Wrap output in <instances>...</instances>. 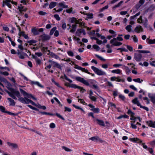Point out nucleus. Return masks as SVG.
<instances>
[{"label":"nucleus","instance_id":"f257e3e1","mask_svg":"<svg viewBox=\"0 0 155 155\" xmlns=\"http://www.w3.org/2000/svg\"><path fill=\"white\" fill-rule=\"evenodd\" d=\"M75 80L78 81L82 83L86 86H88L96 90L98 92L100 91L99 87L97 84H93L92 85H90L88 82L87 81L84 80L83 78L80 77H77L75 78Z\"/></svg>","mask_w":155,"mask_h":155},{"label":"nucleus","instance_id":"f03ea898","mask_svg":"<svg viewBox=\"0 0 155 155\" xmlns=\"http://www.w3.org/2000/svg\"><path fill=\"white\" fill-rule=\"evenodd\" d=\"M18 100L23 104H28L29 103H30L32 105H34L35 106H36L37 105V104H36L34 102L25 97H23L20 96V97L18 98Z\"/></svg>","mask_w":155,"mask_h":155},{"label":"nucleus","instance_id":"7ed1b4c3","mask_svg":"<svg viewBox=\"0 0 155 155\" xmlns=\"http://www.w3.org/2000/svg\"><path fill=\"white\" fill-rule=\"evenodd\" d=\"M7 87L8 89L12 93L14 94L18 98L20 96V94L19 91H16L12 88V85L9 82H7Z\"/></svg>","mask_w":155,"mask_h":155},{"label":"nucleus","instance_id":"20e7f679","mask_svg":"<svg viewBox=\"0 0 155 155\" xmlns=\"http://www.w3.org/2000/svg\"><path fill=\"white\" fill-rule=\"evenodd\" d=\"M91 69L97 75H106V73L102 70L99 69L94 66H92Z\"/></svg>","mask_w":155,"mask_h":155},{"label":"nucleus","instance_id":"39448f33","mask_svg":"<svg viewBox=\"0 0 155 155\" xmlns=\"http://www.w3.org/2000/svg\"><path fill=\"white\" fill-rule=\"evenodd\" d=\"M48 61V62L51 64L52 66L57 68H58L59 69L61 70V66L58 63L52 61L51 60H49Z\"/></svg>","mask_w":155,"mask_h":155},{"label":"nucleus","instance_id":"423d86ee","mask_svg":"<svg viewBox=\"0 0 155 155\" xmlns=\"http://www.w3.org/2000/svg\"><path fill=\"white\" fill-rule=\"evenodd\" d=\"M142 58V55L139 52H137L134 53V58L137 61H141Z\"/></svg>","mask_w":155,"mask_h":155},{"label":"nucleus","instance_id":"0eeeda50","mask_svg":"<svg viewBox=\"0 0 155 155\" xmlns=\"http://www.w3.org/2000/svg\"><path fill=\"white\" fill-rule=\"evenodd\" d=\"M89 139L96 142L99 141L101 143L105 142V141L102 140L99 137L97 136L91 137L89 138Z\"/></svg>","mask_w":155,"mask_h":155},{"label":"nucleus","instance_id":"6e6552de","mask_svg":"<svg viewBox=\"0 0 155 155\" xmlns=\"http://www.w3.org/2000/svg\"><path fill=\"white\" fill-rule=\"evenodd\" d=\"M40 37L42 41L49 40L51 38V37L48 35L44 34L40 36Z\"/></svg>","mask_w":155,"mask_h":155},{"label":"nucleus","instance_id":"1a4fd4ad","mask_svg":"<svg viewBox=\"0 0 155 155\" xmlns=\"http://www.w3.org/2000/svg\"><path fill=\"white\" fill-rule=\"evenodd\" d=\"M7 144L9 147L12 149H16L18 148V145L15 143H12L9 142L7 143Z\"/></svg>","mask_w":155,"mask_h":155},{"label":"nucleus","instance_id":"9d476101","mask_svg":"<svg viewBox=\"0 0 155 155\" xmlns=\"http://www.w3.org/2000/svg\"><path fill=\"white\" fill-rule=\"evenodd\" d=\"M134 31L137 33H140V32H142L143 31V28L142 26L140 25H138L135 28Z\"/></svg>","mask_w":155,"mask_h":155},{"label":"nucleus","instance_id":"9b49d317","mask_svg":"<svg viewBox=\"0 0 155 155\" xmlns=\"http://www.w3.org/2000/svg\"><path fill=\"white\" fill-rule=\"evenodd\" d=\"M123 40V38L121 37L118 36V35L117 38H114L112 39H111L110 41V43H112L114 42V41H115L116 40L118 41H122Z\"/></svg>","mask_w":155,"mask_h":155},{"label":"nucleus","instance_id":"f8f14e48","mask_svg":"<svg viewBox=\"0 0 155 155\" xmlns=\"http://www.w3.org/2000/svg\"><path fill=\"white\" fill-rule=\"evenodd\" d=\"M129 140L133 142H139L140 143H142V141L137 138H130Z\"/></svg>","mask_w":155,"mask_h":155},{"label":"nucleus","instance_id":"ddd939ff","mask_svg":"<svg viewBox=\"0 0 155 155\" xmlns=\"http://www.w3.org/2000/svg\"><path fill=\"white\" fill-rule=\"evenodd\" d=\"M138 98L137 97H135L134 99L133 100L132 102L134 104H136L138 106L140 105V104L139 101L138 100Z\"/></svg>","mask_w":155,"mask_h":155},{"label":"nucleus","instance_id":"4468645a","mask_svg":"<svg viewBox=\"0 0 155 155\" xmlns=\"http://www.w3.org/2000/svg\"><path fill=\"white\" fill-rule=\"evenodd\" d=\"M31 81V84H36L41 88L44 87V86L43 85H42L38 81Z\"/></svg>","mask_w":155,"mask_h":155},{"label":"nucleus","instance_id":"2eb2a0df","mask_svg":"<svg viewBox=\"0 0 155 155\" xmlns=\"http://www.w3.org/2000/svg\"><path fill=\"white\" fill-rule=\"evenodd\" d=\"M147 123L148 124L149 126L155 128V122H153L152 120H150L149 121H147Z\"/></svg>","mask_w":155,"mask_h":155},{"label":"nucleus","instance_id":"dca6fc26","mask_svg":"<svg viewBox=\"0 0 155 155\" xmlns=\"http://www.w3.org/2000/svg\"><path fill=\"white\" fill-rule=\"evenodd\" d=\"M111 44H112V45L115 46H119L122 44V43L121 42L118 41H117V40L114 41V42L113 43Z\"/></svg>","mask_w":155,"mask_h":155},{"label":"nucleus","instance_id":"f3484780","mask_svg":"<svg viewBox=\"0 0 155 155\" xmlns=\"http://www.w3.org/2000/svg\"><path fill=\"white\" fill-rule=\"evenodd\" d=\"M25 57H28L27 54L24 52H22L19 55V58L21 59H24Z\"/></svg>","mask_w":155,"mask_h":155},{"label":"nucleus","instance_id":"a211bd4d","mask_svg":"<svg viewBox=\"0 0 155 155\" xmlns=\"http://www.w3.org/2000/svg\"><path fill=\"white\" fill-rule=\"evenodd\" d=\"M20 6H18V9L19 11L21 13H22V12H25L27 9L26 8H25L21 6V5H20Z\"/></svg>","mask_w":155,"mask_h":155},{"label":"nucleus","instance_id":"6ab92c4d","mask_svg":"<svg viewBox=\"0 0 155 155\" xmlns=\"http://www.w3.org/2000/svg\"><path fill=\"white\" fill-rule=\"evenodd\" d=\"M6 92L9 95L14 99L16 100V97L14 95V94L12 93V92H10L8 91H6Z\"/></svg>","mask_w":155,"mask_h":155},{"label":"nucleus","instance_id":"aec40b11","mask_svg":"<svg viewBox=\"0 0 155 155\" xmlns=\"http://www.w3.org/2000/svg\"><path fill=\"white\" fill-rule=\"evenodd\" d=\"M96 120L97 121V124L99 125L102 126H105V125L103 120H100L98 119H97Z\"/></svg>","mask_w":155,"mask_h":155},{"label":"nucleus","instance_id":"412c9836","mask_svg":"<svg viewBox=\"0 0 155 155\" xmlns=\"http://www.w3.org/2000/svg\"><path fill=\"white\" fill-rule=\"evenodd\" d=\"M71 27L72 29L70 30V32L71 33H74L76 31L77 28V25H73L71 26Z\"/></svg>","mask_w":155,"mask_h":155},{"label":"nucleus","instance_id":"4be33fe9","mask_svg":"<svg viewBox=\"0 0 155 155\" xmlns=\"http://www.w3.org/2000/svg\"><path fill=\"white\" fill-rule=\"evenodd\" d=\"M123 1H120L117 5L113 6L112 7V9H115L116 8L119 7L123 3Z\"/></svg>","mask_w":155,"mask_h":155},{"label":"nucleus","instance_id":"5701e85b","mask_svg":"<svg viewBox=\"0 0 155 155\" xmlns=\"http://www.w3.org/2000/svg\"><path fill=\"white\" fill-rule=\"evenodd\" d=\"M11 2V0H5V5H7L9 8H11V5L10 2Z\"/></svg>","mask_w":155,"mask_h":155},{"label":"nucleus","instance_id":"b1692460","mask_svg":"<svg viewBox=\"0 0 155 155\" xmlns=\"http://www.w3.org/2000/svg\"><path fill=\"white\" fill-rule=\"evenodd\" d=\"M27 98H32L33 100H37V99L35 97H34L31 94H28L27 93V94H26V96H25Z\"/></svg>","mask_w":155,"mask_h":155},{"label":"nucleus","instance_id":"393cba45","mask_svg":"<svg viewBox=\"0 0 155 155\" xmlns=\"http://www.w3.org/2000/svg\"><path fill=\"white\" fill-rule=\"evenodd\" d=\"M69 86L71 88H81V87L79 86H78L75 84H71L69 85Z\"/></svg>","mask_w":155,"mask_h":155},{"label":"nucleus","instance_id":"a878e982","mask_svg":"<svg viewBox=\"0 0 155 155\" xmlns=\"http://www.w3.org/2000/svg\"><path fill=\"white\" fill-rule=\"evenodd\" d=\"M8 100L9 101V102L11 103L10 104V105L12 106H15V102L14 100L11 99L10 98H8Z\"/></svg>","mask_w":155,"mask_h":155},{"label":"nucleus","instance_id":"bb28decb","mask_svg":"<svg viewBox=\"0 0 155 155\" xmlns=\"http://www.w3.org/2000/svg\"><path fill=\"white\" fill-rule=\"evenodd\" d=\"M57 3L56 2H51L49 5V7L50 8H54L56 5Z\"/></svg>","mask_w":155,"mask_h":155},{"label":"nucleus","instance_id":"cd10ccee","mask_svg":"<svg viewBox=\"0 0 155 155\" xmlns=\"http://www.w3.org/2000/svg\"><path fill=\"white\" fill-rule=\"evenodd\" d=\"M137 52H139L143 54H147L149 53H150V51L147 50H137Z\"/></svg>","mask_w":155,"mask_h":155},{"label":"nucleus","instance_id":"c85d7f7f","mask_svg":"<svg viewBox=\"0 0 155 155\" xmlns=\"http://www.w3.org/2000/svg\"><path fill=\"white\" fill-rule=\"evenodd\" d=\"M128 117V116L126 114L121 115L119 117H117V119H120L122 118H127Z\"/></svg>","mask_w":155,"mask_h":155},{"label":"nucleus","instance_id":"c756f323","mask_svg":"<svg viewBox=\"0 0 155 155\" xmlns=\"http://www.w3.org/2000/svg\"><path fill=\"white\" fill-rule=\"evenodd\" d=\"M31 31L35 35H37L39 34V32L36 29H31Z\"/></svg>","mask_w":155,"mask_h":155},{"label":"nucleus","instance_id":"7c9ffc66","mask_svg":"<svg viewBox=\"0 0 155 155\" xmlns=\"http://www.w3.org/2000/svg\"><path fill=\"white\" fill-rule=\"evenodd\" d=\"M56 29L57 28L56 27H54L52 28L50 31V35H53Z\"/></svg>","mask_w":155,"mask_h":155},{"label":"nucleus","instance_id":"2f4dec72","mask_svg":"<svg viewBox=\"0 0 155 155\" xmlns=\"http://www.w3.org/2000/svg\"><path fill=\"white\" fill-rule=\"evenodd\" d=\"M121 71L119 69L117 70H114L111 71V72L113 73H116L117 74H119L120 73Z\"/></svg>","mask_w":155,"mask_h":155},{"label":"nucleus","instance_id":"473e14b6","mask_svg":"<svg viewBox=\"0 0 155 155\" xmlns=\"http://www.w3.org/2000/svg\"><path fill=\"white\" fill-rule=\"evenodd\" d=\"M127 113L128 114H130L131 117H134L135 115V113L132 111L130 109H129L127 112Z\"/></svg>","mask_w":155,"mask_h":155},{"label":"nucleus","instance_id":"72a5a7b5","mask_svg":"<svg viewBox=\"0 0 155 155\" xmlns=\"http://www.w3.org/2000/svg\"><path fill=\"white\" fill-rule=\"evenodd\" d=\"M148 40L147 43L149 44H155V39L153 40L149 39L148 38L147 39Z\"/></svg>","mask_w":155,"mask_h":155},{"label":"nucleus","instance_id":"f704fd0d","mask_svg":"<svg viewBox=\"0 0 155 155\" xmlns=\"http://www.w3.org/2000/svg\"><path fill=\"white\" fill-rule=\"evenodd\" d=\"M109 32L110 33L113 35H112L113 37H116L117 35L116 33H115V32L112 30H111V29L109 30Z\"/></svg>","mask_w":155,"mask_h":155},{"label":"nucleus","instance_id":"c9c22d12","mask_svg":"<svg viewBox=\"0 0 155 155\" xmlns=\"http://www.w3.org/2000/svg\"><path fill=\"white\" fill-rule=\"evenodd\" d=\"M91 110L95 113H98L99 112V109L98 108H91Z\"/></svg>","mask_w":155,"mask_h":155},{"label":"nucleus","instance_id":"e433bc0d","mask_svg":"<svg viewBox=\"0 0 155 155\" xmlns=\"http://www.w3.org/2000/svg\"><path fill=\"white\" fill-rule=\"evenodd\" d=\"M28 43L30 45H32V44L35 43L37 42V41L34 40H31L27 41Z\"/></svg>","mask_w":155,"mask_h":155},{"label":"nucleus","instance_id":"4c0bfd02","mask_svg":"<svg viewBox=\"0 0 155 155\" xmlns=\"http://www.w3.org/2000/svg\"><path fill=\"white\" fill-rule=\"evenodd\" d=\"M5 110V108L4 107L1 105L0 106V111L2 112L6 113L7 111H6Z\"/></svg>","mask_w":155,"mask_h":155},{"label":"nucleus","instance_id":"58836bf2","mask_svg":"<svg viewBox=\"0 0 155 155\" xmlns=\"http://www.w3.org/2000/svg\"><path fill=\"white\" fill-rule=\"evenodd\" d=\"M72 106L74 107H75V108L78 109H79V110H81V111H83V112H84V110L82 108L80 107L76 106L74 104H73L72 105Z\"/></svg>","mask_w":155,"mask_h":155},{"label":"nucleus","instance_id":"ea45409f","mask_svg":"<svg viewBox=\"0 0 155 155\" xmlns=\"http://www.w3.org/2000/svg\"><path fill=\"white\" fill-rule=\"evenodd\" d=\"M80 70H81L82 71L88 74H91V73L88 72V70L85 68H83L81 67Z\"/></svg>","mask_w":155,"mask_h":155},{"label":"nucleus","instance_id":"a19ab883","mask_svg":"<svg viewBox=\"0 0 155 155\" xmlns=\"http://www.w3.org/2000/svg\"><path fill=\"white\" fill-rule=\"evenodd\" d=\"M133 81L135 82H138L139 83H141L143 81V80H141L140 78H137L136 79H134Z\"/></svg>","mask_w":155,"mask_h":155},{"label":"nucleus","instance_id":"79ce46f5","mask_svg":"<svg viewBox=\"0 0 155 155\" xmlns=\"http://www.w3.org/2000/svg\"><path fill=\"white\" fill-rule=\"evenodd\" d=\"M131 38L133 39L134 42H138V39L135 35L132 36Z\"/></svg>","mask_w":155,"mask_h":155},{"label":"nucleus","instance_id":"37998d69","mask_svg":"<svg viewBox=\"0 0 155 155\" xmlns=\"http://www.w3.org/2000/svg\"><path fill=\"white\" fill-rule=\"evenodd\" d=\"M62 148L67 152H71L72 151L71 149L65 146H62Z\"/></svg>","mask_w":155,"mask_h":155},{"label":"nucleus","instance_id":"c03bdc74","mask_svg":"<svg viewBox=\"0 0 155 155\" xmlns=\"http://www.w3.org/2000/svg\"><path fill=\"white\" fill-rule=\"evenodd\" d=\"M20 91L21 94H22L24 96H25L26 94H27V93L23 89L20 88Z\"/></svg>","mask_w":155,"mask_h":155},{"label":"nucleus","instance_id":"a18cd8bd","mask_svg":"<svg viewBox=\"0 0 155 155\" xmlns=\"http://www.w3.org/2000/svg\"><path fill=\"white\" fill-rule=\"evenodd\" d=\"M124 69L126 70V72L127 74H129L130 73V70L129 68L128 67L126 66L125 65L124 66Z\"/></svg>","mask_w":155,"mask_h":155},{"label":"nucleus","instance_id":"49530a36","mask_svg":"<svg viewBox=\"0 0 155 155\" xmlns=\"http://www.w3.org/2000/svg\"><path fill=\"white\" fill-rule=\"evenodd\" d=\"M28 107H29L31 109L33 110H35L36 111H38L39 110L37 108L35 107H34L31 105H28Z\"/></svg>","mask_w":155,"mask_h":155},{"label":"nucleus","instance_id":"de8ad7c7","mask_svg":"<svg viewBox=\"0 0 155 155\" xmlns=\"http://www.w3.org/2000/svg\"><path fill=\"white\" fill-rule=\"evenodd\" d=\"M131 27L132 26L131 25H129L126 27L125 29L126 30H127L128 31L130 32L131 31Z\"/></svg>","mask_w":155,"mask_h":155},{"label":"nucleus","instance_id":"09e8293b","mask_svg":"<svg viewBox=\"0 0 155 155\" xmlns=\"http://www.w3.org/2000/svg\"><path fill=\"white\" fill-rule=\"evenodd\" d=\"M86 15L88 18H93V14L92 13H87Z\"/></svg>","mask_w":155,"mask_h":155},{"label":"nucleus","instance_id":"8fccbe9b","mask_svg":"<svg viewBox=\"0 0 155 155\" xmlns=\"http://www.w3.org/2000/svg\"><path fill=\"white\" fill-rule=\"evenodd\" d=\"M55 115L59 118L61 119L62 120H65V119L64 118L58 113H56Z\"/></svg>","mask_w":155,"mask_h":155},{"label":"nucleus","instance_id":"3c124183","mask_svg":"<svg viewBox=\"0 0 155 155\" xmlns=\"http://www.w3.org/2000/svg\"><path fill=\"white\" fill-rule=\"evenodd\" d=\"M64 108L65 109L64 111L65 112L67 111L68 112H71V109L69 107H64Z\"/></svg>","mask_w":155,"mask_h":155},{"label":"nucleus","instance_id":"603ef678","mask_svg":"<svg viewBox=\"0 0 155 155\" xmlns=\"http://www.w3.org/2000/svg\"><path fill=\"white\" fill-rule=\"evenodd\" d=\"M89 97L90 99L93 101L95 102L97 101V98L94 96Z\"/></svg>","mask_w":155,"mask_h":155},{"label":"nucleus","instance_id":"864d4df0","mask_svg":"<svg viewBox=\"0 0 155 155\" xmlns=\"http://www.w3.org/2000/svg\"><path fill=\"white\" fill-rule=\"evenodd\" d=\"M93 47L94 49H96L97 51H99L100 50L99 47L97 45H93Z\"/></svg>","mask_w":155,"mask_h":155},{"label":"nucleus","instance_id":"5fc2aeb1","mask_svg":"<svg viewBox=\"0 0 155 155\" xmlns=\"http://www.w3.org/2000/svg\"><path fill=\"white\" fill-rule=\"evenodd\" d=\"M150 98L152 102L153 103H155V95L153 96L150 97Z\"/></svg>","mask_w":155,"mask_h":155},{"label":"nucleus","instance_id":"6e6d98bb","mask_svg":"<svg viewBox=\"0 0 155 155\" xmlns=\"http://www.w3.org/2000/svg\"><path fill=\"white\" fill-rule=\"evenodd\" d=\"M48 51L49 52V53L48 54V55H50L52 58H54L55 57V54L54 53L52 52H50L49 50H48Z\"/></svg>","mask_w":155,"mask_h":155},{"label":"nucleus","instance_id":"4d7b16f0","mask_svg":"<svg viewBox=\"0 0 155 155\" xmlns=\"http://www.w3.org/2000/svg\"><path fill=\"white\" fill-rule=\"evenodd\" d=\"M95 56L97 57L101 61H105V59H104L103 58L101 57L100 56H99V55H98L97 54H96L95 55Z\"/></svg>","mask_w":155,"mask_h":155},{"label":"nucleus","instance_id":"13d9d810","mask_svg":"<svg viewBox=\"0 0 155 155\" xmlns=\"http://www.w3.org/2000/svg\"><path fill=\"white\" fill-rule=\"evenodd\" d=\"M41 51L43 52H46V51H48V48L43 47L41 48Z\"/></svg>","mask_w":155,"mask_h":155},{"label":"nucleus","instance_id":"bf43d9fd","mask_svg":"<svg viewBox=\"0 0 155 155\" xmlns=\"http://www.w3.org/2000/svg\"><path fill=\"white\" fill-rule=\"evenodd\" d=\"M81 34L80 29H77L76 32V35L79 36Z\"/></svg>","mask_w":155,"mask_h":155},{"label":"nucleus","instance_id":"052dcab7","mask_svg":"<svg viewBox=\"0 0 155 155\" xmlns=\"http://www.w3.org/2000/svg\"><path fill=\"white\" fill-rule=\"evenodd\" d=\"M54 17L58 21H59L60 20V18L59 15L57 14H55L54 15Z\"/></svg>","mask_w":155,"mask_h":155},{"label":"nucleus","instance_id":"680f3d73","mask_svg":"<svg viewBox=\"0 0 155 155\" xmlns=\"http://www.w3.org/2000/svg\"><path fill=\"white\" fill-rule=\"evenodd\" d=\"M119 97L123 101H124L125 99V96L121 94H120L119 95Z\"/></svg>","mask_w":155,"mask_h":155},{"label":"nucleus","instance_id":"e2e57ef3","mask_svg":"<svg viewBox=\"0 0 155 155\" xmlns=\"http://www.w3.org/2000/svg\"><path fill=\"white\" fill-rule=\"evenodd\" d=\"M64 78L67 81H69L70 83H72V80L69 79L68 77L66 75V74H64Z\"/></svg>","mask_w":155,"mask_h":155},{"label":"nucleus","instance_id":"0e129e2a","mask_svg":"<svg viewBox=\"0 0 155 155\" xmlns=\"http://www.w3.org/2000/svg\"><path fill=\"white\" fill-rule=\"evenodd\" d=\"M0 74L4 75L5 76H8L9 75L7 71H5L4 72L0 71Z\"/></svg>","mask_w":155,"mask_h":155},{"label":"nucleus","instance_id":"69168bd1","mask_svg":"<svg viewBox=\"0 0 155 155\" xmlns=\"http://www.w3.org/2000/svg\"><path fill=\"white\" fill-rule=\"evenodd\" d=\"M127 48L130 51H133V48L132 46L130 45H127Z\"/></svg>","mask_w":155,"mask_h":155},{"label":"nucleus","instance_id":"338daca9","mask_svg":"<svg viewBox=\"0 0 155 155\" xmlns=\"http://www.w3.org/2000/svg\"><path fill=\"white\" fill-rule=\"evenodd\" d=\"M38 14L41 15H44L47 14V13L43 11H40L38 12Z\"/></svg>","mask_w":155,"mask_h":155},{"label":"nucleus","instance_id":"774afa93","mask_svg":"<svg viewBox=\"0 0 155 155\" xmlns=\"http://www.w3.org/2000/svg\"><path fill=\"white\" fill-rule=\"evenodd\" d=\"M68 55L71 56H74L73 53L71 51H69L67 52Z\"/></svg>","mask_w":155,"mask_h":155}]
</instances>
